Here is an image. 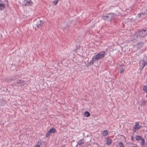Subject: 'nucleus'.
<instances>
[{"label": "nucleus", "mask_w": 147, "mask_h": 147, "mask_svg": "<svg viewBox=\"0 0 147 147\" xmlns=\"http://www.w3.org/2000/svg\"><path fill=\"white\" fill-rule=\"evenodd\" d=\"M133 147H138L136 146H134Z\"/></svg>", "instance_id": "obj_30"}, {"label": "nucleus", "mask_w": 147, "mask_h": 147, "mask_svg": "<svg viewBox=\"0 0 147 147\" xmlns=\"http://www.w3.org/2000/svg\"><path fill=\"white\" fill-rule=\"evenodd\" d=\"M142 137L140 136L137 135L135 136V138L137 141H138L141 140L142 138Z\"/></svg>", "instance_id": "obj_14"}, {"label": "nucleus", "mask_w": 147, "mask_h": 147, "mask_svg": "<svg viewBox=\"0 0 147 147\" xmlns=\"http://www.w3.org/2000/svg\"><path fill=\"white\" fill-rule=\"evenodd\" d=\"M41 144L42 142L41 140L40 139L37 143L36 144L35 146L38 147H40V146L41 145Z\"/></svg>", "instance_id": "obj_13"}, {"label": "nucleus", "mask_w": 147, "mask_h": 147, "mask_svg": "<svg viewBox=\"0 0 147 147\" xmlns=\"http://www.w3.org/2000/svg\"><path fill=\"white\" fill-rule=\"evenodd\" d=\"M121 67L119 68V71L120 73H122L124 71L125 67L123 64H122L120 65Z\"/></svg>", "instance_id": "obj_10"}, {"label": "nucleus", "mask_w": 147, "mask_h": 147, "mask_svg": "<svg viewBox=\"0 0 147 147\" xmlns=\"http://www.w3.org/2000/svg\"><path fill=\"white\" fill-rule=\"evenodd\" d=\"M106 140L107 142L106 144H107V145H110L112 143V141L111 139L109 137H107V138Z\"/></svg>", "instance_id": "obj_9"}, {"label": "nucleus", "mask_w": 147, "mask_h": 147, "mask_svg": "<svg viewBox=\"0 0 147 147\" xmlns=\"http://www.w3.org/2000/svg\"><path fill=\"white\" fill-rule=\"evenodd\" d=\"M26 84L24 81L22 80H18L14 82V85L17 86L22 87Z\"/></svg>", "instance_id": "obj_4"}, {"label": "nucleus", "mask_w": 147, "mask_h": 147, "mask_svg": "<svg viewBox=\"0 0 147 147\" xmlns=\"http://www.w3.org/2000/svg\"><path fill=\"white\" fill-rule=\"evenodd\" d=\"M51 133L50 132V131L49 130V131H48L47 133L45 135V137H48L50 135V134H51Z\"/></svg>", "instance_id": "obj_22"}, {"label": "nucleus", "mask_w": 147, "mask_h": 147, "mask_svg": "<svg viewBox=\"0 0 147 147\" xmlns=\"http://www.w3.org/2000/svg\"><path fill=\"white\" fill-rule=\"evenodd\" d=\"M6 1L7 3V6L8 5V1L7 0H5Z\"/></svg>", "instance_id": "obj_28"}, {"label": "nucleus", "mask_w": 147, "mask_h": 147, "mask_svg": "<svg viewBox=\"0 0 147 147\" xmlns=\"http://www.w3.org/2000/svg\"><path fill=\"white\" fill-rule=\"evenodd\" d=\"M143 90L145 92L147 93V86H144L143 87Z\"/></svg>", "instance_id": "obj_20"}, {"label": "nucleus", "mask_w": 147, "mask_h": 147, "mask_svg": "<svg viewBox=\"0 0 147 147\" xmlns=\"http://www.w3.org/2000/svg\"><path fill=\"white\" fill-rule=\"evenodd\" d=\"M102 135L103 136H106L108 134V131L107 130H104L102 133Z\"/></svg>", "instance_id": "obj_18"}, {"label": "nucleus", "mask_w": 147, "mask_h": 147, "mask_svg": "<svg viewBox=\"0 0 147 147\" xmlns=\"http://www.w3.org/2000/svg\"><path fill=\"white\" fill-rule=\"evenodd\" d=\"M141 145L142 146H143L145 144V140L144 138H142V139H141Z\"/></svg>", "instance_id": "obj_15"}, {"label": "nucleus", "mask_w": 147, "mask_h": 147, "mask_svg": "<svg viewBox=\"0 0 147 147\" xmlns=\"http://www.w3.org/2000/svg\"><path fill=\"white\" fill-rule=\"evenodd\" d=\"M137 37H144L147 35V28L140 29L136 33Z\"/></svg>", "instance_id": "obj_2"}, {"label": "nucleus", "mask_w": 147, "mask_h": 147, "mask_svg": "<svg viewBox=\"0 0 147 147\" xmlns=\"http://www.w3.org/2000/svg\"><path fill=\"white\" fill-rule=\"evenodd\" d=\"M141 127V126L140 125V124L138 122L136 123L134 126L132 131L134 133L136 132V130L139 129Z\"/></svg>", "instance_id": "obj_6"}, {"label": "nucleus", "mask_w": 147, "mask_h": 147, "mask_svg": "<svg viewBox=\"0 0 147 147\" xmlns=\"http://www.w3.org/2000/svg\"><path fill=\"white\" fill-rule=\"evenodd\" d=\"M147 11V9L146 10Z\"/></svg>", "instance_id": "obj_32"}, {"label": "nucleus", "mask_w": 147, "mask_h": 147, "mask_svg": "<svg viewBox=\"0 0 147 147\" xmlns=\"http://www.w3.org/2000/svg\"><path fill=\"white\" fill-rule=\"evenodd\" d=\"M84 139H82L78 141L77 143V145H81L84 144Z\"/></svg>", "instance_id": "obj_11"}, {"label": "nucleus", "mask_w": 147, "mask_h": 147, "mask_svg": "<svg viewBox=\"0 0 147 147\" xmlns=\"http://www.w3.org/2000/svg\"><path fill=\"white\" fill-rule=\"evenodd\" d=\"M116 15L112 13H109L107 14L105 16H102V18L105 20L111 21L115 19Z\"/></svg>", "instance_id": "obj_3"}, {"label": "nucleus", "mask_w": 147, "mask_h": 147, "mask_svg": "<svg viewBox=\"0 0 147 147\" xmlns=\"http://www.w3.org/2000/svg\"><path fill=\"white\" fill-rule=\"evenodd\" d=\"M58 1V0L55 1H53V3H54V5H56L57 4Z\"/></svg>", "instance_id": "obj_25"}, {"label": "nucleus", "mask_w": 147, "mask_h": 147, "mask_svg": "<svg viewBox=\"0 0 147 147\" xmlns=\"http://www.w3.org/2000/svg\"><path fill=\"white\" fill-rule=\"evenodd\" d=\"M2 3V1L0 0V3Z\"/></svg>", "instance_id": "obj_31"}, {"label": "nucleus", "mask_w": 147, "mask_h": 147, "mask_svg": "<svg viewBox=\"0 0 147 147\" xmlns=\"http://www.w3.org/2000/svg\"><path fill=\"white\" fill-rule=\"evenodd\" d=\"M23 4L25 6H29L32 5V3L31 0H24L23 2Z\"/></svg>", "instance_id": "obj_8"}, {"label": "nucleus", "mask_w": 147, "mask_h": 147, "mask_svg": "<svg viewBox=\"0 0 147 147\" xmlns=\"http://www.w3.org/2000/svg\"><path fill=\"white\" fill-rule=\"evenodd\" d=\"M35 21H36V26L37 27L39 28H41L44 24L43 21L41 20H36Z\"/></svg>", "instance_id": "obj_7"}, {"label": "nucleus", "mask_w": 147, "mask_h": 147, "mask_svg": "<svg viewBox=\"0 0 147 147\" xmlns=\"http://www.w3.org/2000/svg\"><path fill=\"white\" fill-rule=\"evenodd\" d=\"M80 48V46L79 45H76V48L73 51H76L78 49H79Z\"/></svg>", "instance_id": "obj_19"}, {"label": "nucleus", "mask_w": 147, "mask_h": 147, "mask_svg": "<svg viewBox=\"0 0 147 147\" xmlns=\"http://www.w3.org/2000/svg\"><path fill=\"white\" fill-rule=\"evenodd\" d=\"M146 102L145 100H143L141 104V106H144L145 105H146Z\"/></svg>", "instance_id": "obj_24"}, {"label": "nucleus", "mask_w": 147, "mask_h": 147, "mask_svg": "<svg viewBox=\"0 0 147 147\" xmlns=\"http://www.w3.org/2000/svg\"><path fill=\"white\" fill-rule=\"evenodd\" d=\"M139 69L142 71L145 65H147V61H145L144 59H142L140 61L139 63Z\"/></svg>", "instance_id": "obj_5"}, {"label": "nucleus", "mask_w": 147, "mask_h": 147, "mask_svg": "<svg viewBox=\"0 0 147 147\" xmlns=\"http://www.w3.org/2000/svg\"><path fill=\"white\" fill-rule=\"evenodd\" d=\"M84 115L85 117H88L90 115V114L88 111H86L84 112Z\"/></svg>", "instance_id": "obj_16"}, {"label": "nucleus", "mask_w": 147, "mask_h": 147, "mask_svg": "<svg viewBox=\"0 0 147 147\" xmlns=\"http://www.w3.org/2000/svg\"><path fill=\"white\" fill-rule=\"evenodd\" d=\"M138 44L139 45V44H140L141 45H142V42H139L138 43Z\"/></svg>", "instance_id": "obj_27"}, {"label": "nucleus", "mask_w": 147, "mask_h": 147, "mask_svg": "<svg viewBox=\"0 0 147 147\" xmlns=\"http://www.w3.org/2000/svg\"><path fill=\"white\" fill-rule=\"evenodd\" d=\"M49 130L51 133H54L56 131L55 129L53 127L51 128Z\"/></svg>", "instance_id": "obj_17"}, {"label": "nucleus", "mask_w": 147, "mask_h": 147, "mask_svg": "<svg viewBox=\"0 0 147 147\" xmlns=\"http://www.w3.org/2000/svg\"><path fill=\"white\" fill-rule=\"evenodd\" d=\"M131 140L132 141H133L134 140V138L133 136H131Z\"/></svg>", "instance_id": "obj_26"}, {"label": "nucleus", "mask_w": 147, "mask_h": 147, "mask_svg": "<svg viewBox=\"0 0 147 147\" xmlns=\"http://www.w3.org/2000/svg\"><path fill=\"white\" fill-rule=\"evenodd\" d=\"M105 55V52L104 51H102L99 52L92 57L90 61L88 63V65L89 66H90L91 65H93L94 63L96 61L104 58Z\"/></svg>", "instance_id": "obj_1"}, {"label": "nucleus", "mask_w": 147, "mask_h": 147, "mask_svg": "<svg viewBox=\"0 0 147 147\" xmlns=\"http://www.w3.org/2000/svg\"><path fill=\"white\" fill-rule=\"evenodd\" d=\"M140 15H144V13H140Z\"/></svg>", "instance_id": "obj_29"}, {"label": "nucleus", "mask_w": 147, "mask_h": 147, "mask_svg": "<svg viewBox=\"0 0 147 147\" xmlns=\"http://www.w3.org/2000/svg\"><path fill=\"white\" fill-rule=\"evenodd\" d=\"M5 5L3 3H0V10H3L5 7Z\"/></svg>", "instance_id": "obj_12"}, {"label": "nucleus", "mask_w": 147, "mask_h": 147, "mask_svg": "<svg viewBox=\"0 0 147 147\" xmlns=\"http://www.w3.org/2000/svg\"><path fill=\"white\" fill-rule=\"evenodd\" d=\"M5 80L7 82H9L13 81V79L11 78H6Z\"/></svg>", "instance_id": "obj_23"}, {"label": "nucleus", "mask_w": 147, "mask_h": 147, "mask_svg": "<svg viewBox=\"0 0 147 147\" xmlns=\"http://www.w3.org/2000/svg\"><path fill=\"white\" fill-rule=\"evenodd\" d=\"M119 147H125L124 146L122 142H119L118 144Z\"/></svg>", "instance_id": "obj_21"}]
</instances>
